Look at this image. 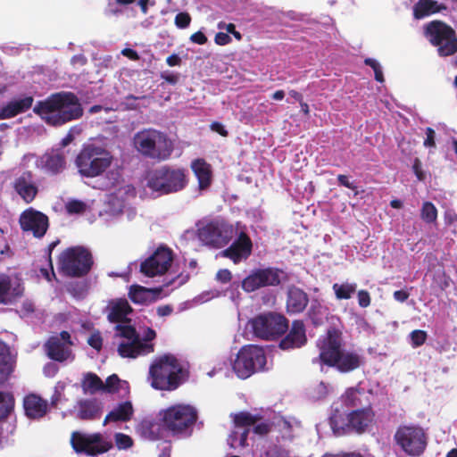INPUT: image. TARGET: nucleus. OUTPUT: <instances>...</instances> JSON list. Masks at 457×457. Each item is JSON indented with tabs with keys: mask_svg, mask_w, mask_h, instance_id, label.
<instances>
[{
	"mask_svg": "<svg viewBox=\"0 0 457 457\" xmlns=\"http://www.w3.org/2000/svg\"><path fill=\"white\" fill-rule=\"evenodd\" d=\"M104 312L111 323H115V337L118 339V353L122 358L135 359L154 352L151 343L156 337L154 329L147 328L142 337L131 325L129 315L132 308L123 298L112 299L108 302Z\"/></svg>",
	"mask_w": 457,
	"mask_h": 457,
	"instance_id": "obj_1",
	"label": "nucleus"
},
{
	"mask_svg": "<svg viewBox=\"0 0 457 457\" xmlns=\"http://www.w3.org/2000/svg\"><path fill=\"white\" fill-rule=\"evenodd\" d=\"M107 177L112 181L105 187L111 191L105 196L99 217L108 224L125 225L132 222L137 215V209L131 204L136 197L135 187L125 181H120L118 172L109 171Z\"/></svg>",
	"mask_w": 457,
	"mask_h": 457,
	"instance_id": "obj_2",
	"label": "nucleus"
},
{
	"mask_svg": "<svg viewBox=\"0 0 457 457\" xmlns=\"http://www.w3.org/2000/svg\"><path fill=\"white\" fill-rule=\"evenodd\" d=\"M319 361L336 368L342 373L358 369L363 362L360 351L343 346L342 334L337 329H329L319 338Z\"/></svg>",
	"mask_w": 457,
	"mask_h": 457,
	"instance_id": "obj_3",
	"label": "nucleus"
},
{
	"mask_svg": "<svg viewBox=\"0 0 457 457\" xmlns=\"http://www.w3.org/2000/svg\"><path fill=\"white\" fill-rule=\"evenodd\" d=\"M33 111L52 126L62 125L83 115V108L79 98L71 92L53 94L46 99L37 102Z\"/></svg>",
	"mask_w": 457,
	"mask_h": 457,
	"instance_id": "obj_4",
	"label": "nucleus"
},
{
	"mask_svg": "<svg viewBox=\"0 0 457 457\" xmlns=\"http://www.w3.org/2000/svg\"><path fill=\"white\" fill-rule=\"evenodd\" d=\"M184 376L183 363L167 353L154 359L149 368L148 381L154 389L173 391L181 385Z\"/></svg>",
	"mask_w": 457,
	"mask_h": 457,
	"instance_id": "obj_5",
	"label": "nucleus"
},
{
	"mask_svg": "<svg viewBox=\"0 0 457 457\" xmlns=\"http://www.w3.org/2000/svg\"><path fill=\"white\" fill-rule=\"evenodd\" d=\"M113 160L112 153L103 145L89 143L83 146L75 162L80 176L96 178L107 171Z\"/></svg>",
	"mask_w": 457,
	"mask_h": 457,
	"instance_id": "obj_6",
	"label": "nucleus"
},
{
	"mask_svg": "<svg viewBox=\"0 0 457 457\" xmlns=\"http://www.w3.org/2000/svg\"><path fill=\"white\" fill-rule=\"evenodd\" d=\"M133 142L137 152L151 159L164 161L173 152V143L168 136L154 129L138 131L134 136Z\"/></svg>",
	"mask_w": 457,
	"mask_h": 457,
	"instance_id": "obj_7",
	"label": "nucleus"
},
{
	"mask_svg": "<svg viewBox=\"0 0 457 457\" xmlns=\"http://www.w3.org/2000/svg\"><path fill=\"white\" fill-rule=\"evenodd\" d=\"M187 184L186 170L164 165L151 170L147 175V187L161 195L182 190Z\"/></svg>",
	"mask_w": 457,
	"mask_h": 457,
	"instance_id": "obj_8",
	"label": "nucleus"
},
{
	"mask_svg": "<svg viewBox=\"0 0 457 457\" xmlns=\"http://www.w3.org/2000/svg\"><path fill=\"white\" fill-rule=\"evenodd\" d=\"M158 419L162 428L174 435H188L197 419V411L189 404L179 403L161 410Z\"/></svg>",
	"mask_w": 457,
	"mask_h": 457,
	"instance_id": "obj_9",
	"label": "nucleus"
},
{
	"mask_svg": "<svg viewBox=\"0 0 457 457\" xmlns=\"http://www.w3.org/2000/svg\"><path fill=\"white\" fill-rule=\"evenodd\" d=\"M232 369L235 374L242 379L248 378L256 372L268 370L264 349L255 345L243 346L232 361Z\"/></svg>",
	"mask_w": 457,
	"mask_h": 457,
	"instance_id": "obj_10",
	"label": "nucleus"
},
{
	"mask_svg": "<svg viewBox=\"0 0 457 457\" xmlns=\"http://www.w3.org/2000/svg\"><path fill=\"white\" fill-rule=\"evenodd\" d=\"M425 37L437 48V54L450 56L457 52V37L455 31L446 23L433 21L424 26Z\"/></svg>",
	"mask_w": 457,
	"mask_h": 457,
	"instance_id": "obj_11",
	"label": "nucleus"
},
{
	"mask_svg": "<svg viewBox=\"0 0 457 457\" xmlns=\"http://www.w3.org/2000/svg\"><path fill=\"white\" fill-rule=\"evenodd\" d=\"M260 421V418L249 412H240L234 417L235 429L228 437V444L232 448L244 447L246 445L250 427L253 426V432L264 435L272 431L270 424Z\"/></svg>",
	"mask_w": 457,
	"mask_h": 457,
	"instance_id": "obj_12",
	"label": "nucleus"
},
{
	"mask_svg": "<svg viewBox=\"0 0 457 457\" xmlns=\"http://www.w3.org/2000/svg\"><path fill=\"white\" fill-rule=\"evenodd\" d=\"M91 265L90 253L80 246L68 248L59 257V269L67 276H83L89 271Z\"/></svg>",
	"mask_w": 457,
	"mask_h": 457,
	"instance_id": "obj_13",
	"label": "nucleus"
},
{
	"mask_svg": "<svg viewBox=\"0 0 457 457\" xmlns=\"http://www.w3.org/2000/svg\"><path fill=\"white\" fill-rule=\"evenodd\" d=\"M397 445L408 455L420 456L427 446V436L419 426H401L395 434Z\"/></svg>",
	"mask_w": 457,
	"mask_h": 457,
	"instance_id": "obj_14",
	"label": "nucleus"
},
{
	"mask_svg": "<svg viewBox=\"0 0 457 457\" xmlns=\"http://www.w3.org/2000/svg\"><path fill=\"white\" fill-rule=\"evenodd\" d=\"M251 326L254 335L262 339L275 338L288 328L286 318L272 312L255 317L252 320Z\"/></svg>",
	"mask_w": 457,
	"mask_h": 457,
	"instance_id": "obj_15",
	"label": "nucleus"
},
{
	"mask_svg": "<svg viewBox=\"0 0 457 457\" xmlns=\"http://www.w3.org/2000/svg\"><path fill=\"white\" fill-rule=\"evenodd\" d=\"M232 236V227L218 220L202 224L197 230V237L203 244L216 248L226 245Z\"/></svg>",
	"mask_w": 457,
	"mask_h": 457,
	"instance_id": "obj_16",
	"label": "nucleus"
},
{
	"mask_svg": "<svg viewBox=\"0 0 457 457\" xmlns=\"http://www.w3.org/2000/svg\"><path fill=\"white\" fill-rule=\"evenodd\" d=\"M71 442L76 453H84L87 456L104 453L112 447V443L104 439L99 433L85 434L74 432Z\"/></svg>",
	"mask_w": 457,
	"mask_h": 457,
	"instance_id": "obj_17",
	"label": "nucleus"
},
{
	"mask_svg": "<svg viewBox=\"0 0 457 457\" xmlns=\"http://www.w3.org/2000/svg\"><path fill=\"white\" fill-rule=\"evenodd\" d=\"M173 253L166 246H159L140 264V271L146 277L153 278L165 274L172 265Z\"/></svg>",
	"mask_w": 457,
	"mask_h": 457,
	"instance_id": "obj_18",
	"label": "nucleus"
},
{
	"mask_svg": "<svg viewBox=\"0 0 457 457\" xmlns=\"http://www.w3.org/2000/svg\"><path fill=\"white\" fill-rule=\"evenodd\" d=\"M71 336L62 331L59 335L53 336L45 345L46 354L52 360L64 361L72 360Z\"/></svg>",
	"mask_w": 457,
	"mask_h": 457,
	"instance_id": "obj_19",
	"label": "nucleus"
},
{
	"mask_svg": "<svg viewBox=\"0 0 457 457\" xmlns=\"http://www.w3.org/2000/svg\"><path fill=\"white\" fill-rule=\"evenodd\" d=\"M20 224L24 231H30L36 237H42L48 228V218L42 212L29 208L21 215Z\"/></svg>",
	"mask_w": 457,
	"mask_h": 457,
	"instance_id": "obj_20",
	"label": "nucleus"
},
{
	"mask_svg": "<svg viewBox=\"0 0 457 457\" xmlns=\"http://www.w3.org/2000/svg\"><path fill=\"white\" fill-rule=\"evenodd\" d=\"M66 155L64 149H52L37 161V167L52 175L61 173L66 168Z\"/></svg>",
	"mask_w": 457,
	"mask_h": 457,
	"instance_id": "obj_21",
	"label": "nucleus"
},
{
	"mask_svg": "<svg viewBox=\"0 0 457 457\" xmlns=\"http://www.w3.org/2000/svg\"><path fill=\"white\" fill-rule=\"evenodd\" d=\"M253 244L250 237L241 232L231 245L222 251L220 255L229 258L234 263L246 260L252 253Z\"/></svg>",
	"mask_w": 457,
	"mask_h": 457,
	"instance_id": "obj_22",
	"label": "nucleus"
},
{
	"mask_svg": "<svg viewBox=\"0 0 457 457\" xmlns=\"http://www.w3.org/2000/svg\"><path fill=\"white\" fill-rule=\"evenodd\" d=\"M22 292L21 280L16 276L0 275V303H12Z\"/></svg>",
	"mask_w": 457,
	"mask_h": 457,
	"instance_id": "obj_23",
	"label": "nucleus"
},
{
	"mask_svg": "<svg viewBox=\"0 0 457 457\" xmlns=\"http://www.w3.org/2000/svg\"><path fill=\"white\" fill-rule=\"evenodd\" d=\"M306 343L304 325L300 320L293 322L289 333L279 343L282 350H292L303 346Z\"/></svg>",
	"mask_w": 457,
	"mask_h": 457,
	"instance_id": "obj_24",
	"label": "nucleus"
},
{
	"mask_svg": "<svg viewBox=\"0 0 457 457\" xmlns=\"http://www.w3.org/2000/svg\"><path fill=\"white\" fill-rule=\"evenodd\" d=\"M14 188L26 203H30L37 194V187L30 172H24L18 177L14 183Z\"/></svg>",
	"mask_w": 457,
	"mask_h": 457,
	"instance_id": "obj_25",
	"label": "nucleus"
},
{
	"mask_svg": "<svg viewBox=\"0 0 457 457\" xmlns=\"http://www.w3.org/2000/svg\"><path fill=\"white\" fill-rule=\"evenodd\" d=\"M25 414L29 419H40L47 411V403L36 394H29L23 400Z\"/></svg>",
	"mask_w": 457,
	"mask_h": 457,
	"instance_id": "obj_26",
	"label": "nucleus"
},
{
	"mask_svg": "<svg viewBox=\"0 0 457 457\" xmlns=\"http://www.w3.org/2000/svg\"><path fill=\"white\" fill-rule=\"evenodd\" d=\"M33 104L32 96L13 99L0 108V120H6L15 117L29 110Z\"/></svg>",
	"mask_w": 457,
	"mask_h": 457,
	"instance_id": "obj_27",
	"label": "nucleus"
},
{
	"mask_svg": "<svg viewBox=\"0 0 457 457\" xmlns=\"http://www.w3.org/2000/svg\"><path fill=\"white\" fill-rule=\"evenodd\" d=\"M161 288H147L139 285H132L129 291L130 300L135 303H149L160 298Z\"/></svg>",
	"mask_w": 457,
	"mask_h": 457,
	"instance_id": "obj_28",
	"label": "nucleus"
},
{
	"mask_svg": "<svg viewBox=\"0 0 457 457\" xmlns=\"http://www.w3.org/2000/svg\"><path fill=\"white\" fill-rule=\"evenodd\" d=\"M448 8L445 4L435 0H419L413 7V15L415 19H423L434 13L443 12Z\"/></svg>",
	"mask_w": 457,
	"mask_h": 457,
	"instance_id": "obj_29",
	"label": "nucleus"
},
{
	"mask_svg": "<svg viewBox=\"0 0 457 457\" xmlns=\"http://www.w3.org/2000/svg\"><path fill=\"white\" fill-rule=\"evenodd\" d=\"M252 273L260 287L278 285L284 275L281 270L273 268L258 269Z\"/></svg>",
	"mask_w": 457,
	"mask_h": 457,
	"instance_id": "obj_30",
	"label": "nucleus"
},
{
	"mask_svg": "<svg viewBox=\"0 0 457 457\" xmlns=\"http://www.w3.org/2000/svg\"><path fill=\"white\" fill-rule=\"evenodd\" d=\"M15 358L10 349L0 340V385L4 383L14 370Z\"/></svg>",
	"mask_w": 457,
	"mask_h": 457,
	"instance_id": "obj_31",
	"label": "nucleus"
},
{
	"mask_svg": "<svg viewBox=\"0 0 457 457\" xmlns=\"http://www.w3.org/2000/svg\"><path fill=\"white\" fill-rule=\"evenodd\" d=\"M329 424L333 434L337 436H340L353 431L349 413L345 414L339 411H335L329 418Z\"/></svg>",
	"mask_w": 457,
	"mask_h": 457,
	"instance_id": "obj_32",
	"label": "nucleus"
},
{
	"mask_svg": "<svg viewBox=\"0 0 457 457\" xmlns=\"http://www.w3.org/2000/svg\"><path fill=\"white\" fill-rule=\"evenodd\" d=\"M191 168L198 179L200 189L207 188L212 177L210 164L203 159H196L192 162Z\"/></svg>",
	"mask_w": 457,
	"mask_h": 457,
	"instance_id": "obj_33",
	"label": "nucleus"
},
{
	"mask_svg": "<svg viewBox=\"0 0 457 457\" xmlns=\"http://www.w3.org/2000/svg\"><path fill=\"white\" fill-rule=\"evenodd\" d=\"M307 303L308 297L303 290L297 287H291L288 290L287 308L289 312H301L304 310Z\"/></svg>",
	"mask_w": 457,
	"mask_h": 457,
	"instance_id": "obj_34",
	"label": "nucleus"
},
{
	"mask_svg": "<svg viewBox=\"0 0 457 457\" xmlns=\"http://www.w3.org/2000/svg\"><path fill=\"white\" fill-rule=\"evenodd\" d=\"M134 413V409L130 402H124L115 406L105 417L104 425L108 422H125L129 420Z\"/></svg>",
	"mask_w": 457,
	"mask_h": 457,
	"instance_id": "obj_35",
	"label": "nucleus"
},
{
	"mask_svg": "<svg viewBox=\"0 0 457 457\" xmlns=\"http://www.w3.org/2000/svg\"><path fill=\"white\" fill-rule=\"evenodd\" d=\"M353 431L363 432L373 420V413L370 409L357 410L349 413Z\"/></svg>",
	"mask_w": 457,
	"mask_h": 457,
	"instance_id": "obj_36",
	"label": "nucleus"
},
{
	"mask_svg": "<svg viewBox=\"0 0 457 457\" xmlns=\"http://www.w3.org/2000/svg\"><path fill=\"white\" fill-rule=\"evenodd\" d=\"M162 422L158 423L152 419L143 420L137 427V432L145 439L155 440L162 436Z\"/></svg>",
	"mask_w": 457,
	"mask_h": 457,
	"instance_id": "obj_37",
	"label": "nucleus"
},
{
	"mask_svg": "<svg viewBox=\"0 0 457 457\" xmlns=\"http://www.w3.org/2000/svg\"><path fill=\"white\" fill-rule=\"evenodd\" d=\"M332 289L337 300H348L355 294L357 284L348 281L335 283Z\"/></svg>",
	"mask_w": 457,
	"mask_h": 457,
	"instance_id": "obj_38",
	"label": "nucleus"
},
{
	"mask_svg": "<svg viewBox=\"0 0 457 457\" xmlns=\"http://www.w3.org/2000/svg\"><path fill=\"white\" fill-rule=\"evenodd\" d=\"M79 407V417L83 420L95 419L101 411L99 404L95 401H81Z\"/></svg>",
	"mask_w": 457,
	"mask_h": 457,
	"instance_id": "obj_39",
	"label": "nucleus"
},
{
	"mask_svg": "<svg viewBox=\"0 0 457 457\" xmlns=\"http://www.w3.org/2000/svg\"><path fill=\"white\" fill-rule=\"evenodd\" d=\"M83 390L94 394L97 391H104V382L96 375L88 373L83 380Z\"/></svg>",
	"mask_w": 457,
	"mask_h": 457,
	"instance_id": "obj_40",
	"label": "nucleus"
},
{
	"mask_svg": "<svg viewBox=\"0 0 457 457\" xmlns=\"http://www.w3.org/2000/svg\"><path fill=\"white\" fill-rule=\"evenodd\" d=\"M120 389L127 390L128 383L120 380L115 374L110 376L105 383H104V392L114 393L119 392Z\"/></svg>",
	"mask_w": 457,
	"mask_h": 457,
	"instance_id": "obj_41",
	"label": "nucleus"
},
{
	"mask_svg": "<svg viewBox=\"0 0 457 457\" xmlns=\"http://www.w3.org/2000/svg\"><path fill=\"white\" fill-rule=\"evenodd\" d=\"M14 405L13 396L10 393L0 392V420L6 418Z\"/></svg>",
	"mask_w": 457,
	"mask_h": 457,
	"instance_id": "obj_42",
	"label": "nucleus"
},
{
	"mask_svg": "<svg viewBox=\"0 0 457 457\" xmlns=\"http://www.w3.org/2000/svg\"><path fill=\"white\" fill-rule=\"evenodd\" d=\"M420 218L426 223H433L437 219V210L430 202H424L420 210Z\"/></svg>",
	"mask_w": 457,
	"mask_h": 457,
	"instance_id": "obj_43",
	"label": "nucleus"
},
{
	"mask_svg": "<svg viewBox=\"0 0 457 457\" xmlns=\"http://www.w3.org/2000/svg\"><path fill=\"white\" fill-rule=\"evenodd\" d=\"M298 426V422H291L284 418L278 419L275 428L282 433V437L286 439H291L293 437L294 428Z\"/></svg>",
	"mask_w": 457,
	"mask_h": 457,
	"instance_id": "obj_44",
	"label": "nucleus"
},
{
	"mask_svg": "<svg viewBox=\"0 0 457 457\" xmlns=\"http://www.w3.org/2000/svg\"><path fill=\"white\" fill-rule=\"evenodd\" d=\"M265 457H289L290 453L287 449H286L281 445H270L265 450Z\"/></svg>",
	"mask_w": 457,
	"mask_h": 457,
	"instance_id": "obj_45",
	"label": "nucleus"
},
{
	"mask_svg": "<svg viewBox=\"0 0 457 457\" xmlns=\"http://www.w3.org/2000/svg\"><path fill=\"white\" fill-rule=\"evenodd\" d=\"M87 208V204L80 200H70L66 204V210L71 214L82 213Z\"/></svg>",
	"mask_w": 457,
	"mask_h": 457,
	"instance_id": "obj_46",
	"label": "nucleus"
},
{
	"mask_svg": "<svg viewBox=\"0 0 457 457\" xmlns=\"http://www.w3.org/2000/svg\"><path fill=\"white\" fill-rule=\"evenodd\" d=\"M411 344L416 348L422 345L427 339V333L423 330L416 329L410 334Z\"/></svg>",
	"mask_w": 457,
	"mask_h": 457,
	"instance_id": "obj_47",
	"label": "nucleus"
},
{
	"mask_svg": "<svg viewBox=\"0 0 457 457\" xmlns=\"http://www.w3.org/2000/svg\"><path fill=\"white\" fill-rule=\"evenodd\" d=\"M12 256L10 245L4 237V230L0 228V262L5 257Z\"/></svg>",
	"mask_w": 457,
	"mask_h": 457,
	"instance_id": "obj_48",
	"label": "nucleus"
},
{
	"mask_svg": "<svg viewBox=\"0 0 457 457\" xmlns=\"http://www.w3.org/2000/svg\"><path fill=\"white\" fill-rule=\"evenodd\" d=\"M242 288L248 293L253 292L260 288L257 280L253 277L252 272L245 278L243 279Z\"/></svg>",
	"mask_w": 457,
	"mask_h": 457,
	"instance_id": "obj_49",
	"label": "nucleus"
},
{
	"mask_svg": "<svg viewBox=\"0 0 457 457\" xmlns=\"http://www.w3.org/2000/svg\"><path fill=\"white\" fill-rule=\"evenodd\" d=\"M132 439L128 435L117 433L115 435V444L119 449H128L132 445Z\"/></svg>",
	"mask_w": 457,
	"mask_h": 457,
	"instance_id": "obj_50",
	"label": "nucleus"
},
{
	"mask_svg": "<svg viewBox=\"0 0 457 457\" xmlns=\"http://www.w3.org/2000/svg\"><path fill=\"white\" fill-rule=\"evenodd\" d=\"M332 391V387L323 382H320L315 388L312 397L320 400L325 397Z\"/></svg>",
	"mask_w": 457,
	"mask_h": 457,
	"instance_id": "obj_51",
	"label": "nucleus"
},
{
	"mask_svg": "<svg viewBox=\"0 0 457 457\" xmlns=\"http://www.w3.org/2000/svg\"><path fill=\"white\" fill-rule=\"evenodd\" d=\"M65 388V384L63 382H58L54 386V392L52 396V404L57 405L62 402L63 396V391Z\"/></svg>",
	"mask_w": 457,
	"mask_h": 457,
	"instance_id": "obj_52",
	"label": "nucleus"
},
{
	"mask_svg": "<svg viewBox=\"0 0 457 457\" xmlns=\"http://www.w3.org/2000/svg\"><path fill=\"white\" fill-rule=\"evenodd\" d=\"M191 18L187 12H179L175 17V24L179 29H186L189 26Z\"/></svg>",
	"mask_w": 457,
	"mask_h": 457,
	"instance_id": "obj_53",
	"label": "nucleus"
},
{
	"mask_svg": "<svg viewBox=\"0 0 457 457\" xmlns=\"http://www.w3.org/2000/svg\"><path fill=\"white\" fill-rule=\"evenodd\" d=\"M88 345L99 351L102 348L103 338L99 331L93 332L87 339Z\"/></svg>",
	"mask_w": 457,
	"mask_h": 457,
	"instance_id": "obj_54",
	"label": "nucleus"
},
{
	"mask_svg": "<svg viewBox=\"0 0 457 457\" xmlns=\"http://www.w3.org/2000/svg\"><path fill=\"white\" fill-rule=\"evenodd\" d=\"M358 390L354 388H349L344 395L345 402L349 405H355L356 401L358 400Z\"/></svg>",
	"mask_w": 457,
	"mask_h": 457,
	"instance_id": "obj_55",
	"label": "nucleus"
},
{
	"mask_svg": "<svg viewBox=\"0 0 457 457\" xmlns=\"http://www.w3.org/2000/svg\"><path fill=\"white\" fill-rule=\"evenodd\" d=\"M358 303L361 307L366 308L370 304V294L365 290H360L358 292Z\"/></svg>",
	"mask_w": 457,
	"mask_h": 457,
	"instance_id": "obj_56",
	"label": "nucleus"
},
{
	"mask_svg": "<svg viewBox=\"0 0 457 457\" xmlns=\"http://www.w3.org/2000/svg\"><path fill=\"white\" fill-rule=\"evenodd\" d=\"M231 272L227 269L220 270L216 274L217 281L224 284L228 283L231 280Z\"/></svg>",
	"mask_w": 457,
	"mask_h": 457,
	"instance_id": "obj_57",
	"label": "nucleus"
},
{
	"mask_svg": "<svg viewBox=\"0 0 457 457\" xmlns=\"http://www.w3.org/2000/svg\"><path fill=\"white\" fill-rule=\"evenodd\" d=\"M214 41L219 46H226L230 43L231 38L228 33L219 32L216 34Z\"/></svg>",
	"mask_w": 457,
	"mask_h": 457,
	"instance_id": "obj_58",
	"label": "nucleus"
},
{
	"mask_svg": "<svg viewBox=\"0 0 457 457\" xmlns=\"http://www.w3.org/2000/svg\"><path fill=\"white\" fill-rule=\"evenodd\" d=\"M190 41L195 44L204 45L207 42V37L202 31H197L191 35Z\"/></svg>",
	"mask_w": 457,
	"mask_h": 457,
	"instance_id": "obj_59",
	"label": "nucleus"
},
{
	"mask_svg": "<svg viewBox=\"0 0 457 457\" xmlns=\"http://www.w3.org/2000/svg\"><path fill=\"white\" fill-rule=\"evenodd\" d=\"M424 145L428 147L435 145V131L430 128H428L426 129V138L424 140Z\"/></svg>",
	"mask_w": 457,
	"mask_h": 457,
	"instance_id": "obj_60",
	"label": "nucleus"
},
{
	"mask_svg": "<svg viewBox=\"0 0 457 457\" xmlns=\"http://www.w3.org/2000/svg\"><path fill=\"white\" fill-rule=\"evenodd\" d=\"M179 74L177 73L170 71H164L162 73V79L171 85H175L179 81Z\"/></svg>",
	"mask_w": 457,
	"mask_h": 457,
	"instance_id": "obj_61",
	"label": "nucleus"
},
{
	"mask_svg": "<svg viewBox=\"0 0 457 457\" xmlns=\"http://www.w3.org/2000/svg\"><path fill=\"white\" fill-rule=\"evenodd\" d=\"M220 295V293L219 291H210L205 292L198 296L197 302L198 303H204L209 301L212 298L218 297Z\"/></svg>",
	"mask_w": 457,
	"mask_h": 457,
	"instance_id": "obj_62",
	"label": "nucleus"
},
{
	"mask_svg": "<svg viewBox=\"0 0 457 457\" xmlns=\"http://www.w3.org/2000/svg\"><path fill=\"white\" fill-rule=\"evenodd\" d=\"M445 220L447 225H453L457 221V214L453 210H446Z\"/></svg>",
	"mask_w": 457,
	"mask_h": 457,
	"instance_id": "obj_63",
	"label": "nucleus"
},
{
	"mask_svg": "<svg viewBox=\"0 0 457 457\" xmlns=\"http://www.w3.org/2000/svg\"><path fill=\"white\" fill-rule=\"evenodd\" d=\"M321 457H363V456L357 453H337V454L325 453Z\"/></svg>",
	"mask_w": 457,
	"mask_h": 457,
	"instance_id": "obj_64",
	"label": "nucleus"
}]
</instances>
